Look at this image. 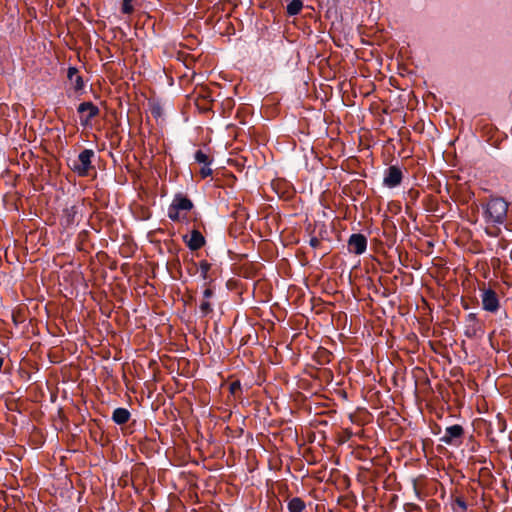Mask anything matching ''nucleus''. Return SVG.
Masks as SVG:
<instances>
[{
	"label": "nucleus",
	"instance_id": "1",
	"mask_svg": "<svg viewBox=\"0 0 512 512\" xmlns=\"http://www.w3.org/2000/svg\"><path fill=\"white\" fill-rule=\"evenodd\" d=\"M508 202L502 197H491L485 205H483V218L486 224L496 227L494 231H489L486 228V233L489 236L497 237L500 225H503L507 219Z\"/></svg>",
	"mask_w": 512,
	"mask_h": 512
},
{
	"label": "nucleus",
	"instance_id": "2",
	"mask_svg": "<svg viewBox=\"0 0 512 512\" xmlns=\"http://www.w3.org/2000/svg\"><path fill=\"white\" fill-rule=\"evenodd\" d=\"M193 208L192 201L179 193L176 194L168 207V217L172 221H180L181 220V211H190Z\"/></svg>",
	"mask_w": 512,
	"mask_h": 512
},
{
	"label": "nucleus",
	"instance_id": "3",
	"mask_svg": "<svg viewBox=\"0 0 512 512\" xmlns=\"http://www.w3.org/2000/svg\"><path fill=\"white\" fill-rule=\"evenodd\" d=\"M95 153L91 149H84L76 159L71 160L70 168L78 176H87L91 168L92 158Z\"/></svg>",
	"mask_w": 512,
	"mask_h": 512
},
{
	"label": "nucleus",
	"instance_id": "4",
	"mask_svg": "<svg viewBox=\"0 0 512 512\" xmlns=\"http://www.w3.org/2000/svg\"><path fill=\"white\" fill-rule=\"evenodd\" d=\"M481 302L483 310L496 313L500 308V300L492 288L481 289Z\"/></svg>",
	"mask_w": 512,
	"mask_h": 512
},
{
	"label": "nucleus",
	"instance_id": "5",
	"mask_svg": "<svg viewBox=\"0 0 512 512\" xmlns=\"http://www.w3.org/2000/svg\"><path fill=\"white\" fill-rule=\"evenodd\" d=\"M77 111L82 114L80 120L82 125H88L91 119L98 116L100 110L92 102H82L79 104Z\"/></svg>",
	"mask_w": 512,
	"mask_h": 512
},
{
	"label": "nucleus",
	"instance_id": "6",
	"mask_svg": "<svg viewBox=\"0 0 512 512\" xmlns=\"http://www.w3.org/2000/svg\"><path fill=\"white\" fill-rule=\"evenodd\" d=\"M348 249L354 254H363L367 249L366 237L362 234H352L348 240Z\"/></svg>",
	"mask_w": 512,
	"mask_h": 512
},
{
	"label": "nucleus",
	"instance_id": "7",
	"mask_svg": "<svg viewBox=\"0 0 512 512\" xmlns=\"http://www.w3.org/2000/svg\"><path fill=\"white\" fill-rule=\"evenodd\" d=\"M402 181V172L396 166H390L386 171L383 179V184L388 188L398 186Z\"/></svg>",
	"mask_w": 512,
	"mask_h": 512
},
{
	"label": "nucleus",
	"instance_id": "8",
	"mask_svg": "<svg viewBox=\"0 0 512 512\" xmlns=\"http://www.w3.org/2000/svg\"><path fill=\"white\" fill-rule=\"evenodd\" d=\"M464 430L461 425L455 424L445 429V434L440 438L441 442L452 445L456 439L463 436Z\"/></svg>",
	"mask_w": 512,
	"mask_h": 512
},
{
	"label": "nucleus",
	"instance_id": "9",
	"mask_svg": "<svg viewBox=\"0 0 512 512\" xmlns=\"http://www.w3.org/2000/svg\"><path fill=\"white\" fill-rule=\"evenodd\" d=\"M67 77L76 92L82 91L84 89L85 85L83 78L79 74V71L76 67H69Z\"/></svg>",
	"mask_w": 512,
	"mask_h": 512
},
{
	"label": "nucleus",
	"instance_id": "10",
	"mask_svg": "<svg viewBox=\"0 0 512 512\" xmlns=\"http://www.w3.org/2000/svg\"><path fill=\"white\" fill-rule=\"evenodd\" d=\"M186 243L190 250L195 251L200 249L205 244V239L198 230H193Z\"/></svg>",
	"mask_w": 512,
	"mask_h": 512
},
{
	"label": "nucleus",
	"instance_id": "11",
	"mask_svg": "<svg viewBox=\"0 0 512 512\" xmlns=\"http://www.w3.org/2000/svg\"><path fill=\"white\" fill-rule=\"evenodd\" d=\"M130 419V412L126 408H116L112 414V420L119 425L125 424Z\"/></svg>",
	"mask_w": 512,
	"mask_h": 512
},
{
	"label": "nucleus",
	"instance_id": "12",
	"mask_svg": "<svg viewBox=\"0 0 512 512\" xmlns=\"http://www.w3.org/2000/svg\"><path fill=\"white\" fill-rule=\"evenodd\" d=\"M287 507L289 512H302L305 509L306 505L301 498L294 497L288 502Z\"/></svg>",
	"mask_w": 512,
	"mask_h": 512
},
{
	"label": "nucleus",
	"instance_id": "13",
	"mask_svg": "<svg viewBox=\"0 0 512 512\" xmlns=\"http://www.w3.org/2000/svg\"><path fill=\"white\" fill-rule=\"evenodd\" d=\"M77 213H78V209L76 206L67 207L64 210L65 223L67 225L73 224L75 222V217H76Z\"/></svg>",
	"mask_w": 512,
	"mask_h": 512
},
{
	"label": "nucleus",
	"instance_id": "14",
	"mask_svg": "<svg viewBox=\"0 0 512 512\" xmlns=\"http://www.w3.org/2000/svg\"><path fill=\"white\" fill-rule=\"evenodd\" d=\"M303 4L300 0H292L287 5V13L291 16L297 15L302 10Z\"/></svg>",
	"mask_w": 512,
	"mask_h": 512
},
{
	"label": "nucleus",
	"instance_id": "15",
	"mask_svg": "<svg viewBox=\"0 0 512 512\" xmlns=\"http://www.w3.org/2000/svg\"><path fill=\"white\" fill-rule=\"evenodd\" d=\"M199 310L202 314V316H207L213 311L212 304L210 303L209 299H204L199 304Z\"/></svg>",
	"mask_w": 512,
	"mask_h": 512
},
{
	"label": "nucleus",
	"instance_id": "16",
	"mask_svg": "<svg viewBox=\"0 0 512 512\" xmlns=\"http://www.w3.org/2000/svg\"><path fill=\"white\" fill-rule=\"evenodd\" d=\"M210 268H211L210 263H208L205 260H203L199 263V272H200V276L203 280H206L208 278V272H209Z\"/></svg>",
	"mask_w": 512,
	"mask_h": 512
},
{
	"label": "nucleus",
	"instance_id": "17",
	"mask_svg": "<svg viewBox=\"0 0 512 512\" xmlns=\"http://www.w3.org/2000/svg\"><path fill=\"white\" fill-rule=\"evenodd\" d=\"M194 157H195L196 162H198L199 164H206V163L211 162L209 160L208 155L202 150L196 151Z\"/></svg>",
	"mask_w": 512,
	"mask_h": 512
},
{
	"label": "nucleus",
	"instance_id": "18",
	"mask_svg": "<svg viewBox=\"0 0 512 512\" xmlns=\"http://www.w3.org/2000/svg\"><path fill=\"white\" fill-rule=\"evenodd\" d=\"M121 10L125 14L132 13V11H133L132 0H123Z\"/></svg>",
	"mask_w": 512,
	"mask_h": 512
},
{
	"label": "nucleus",
	"instance_id": "19",
	"mask_svg": "<svg viewBox=\"0 0 512 512\" xmlns=\"http://www.w3.org/2000/svg\"><path fill=\"white\" fill-rule=\"evenodd\" d=\"M210 164H211V162L203 164V166L200 170V174H201L202 178H206L212 174V169L210 168Z\"/></svg>",
	"mask_w": 512,
	"mask_h": 512
},
{
	"label": "nucleus",
	"instance_id": "20",
	"mask_svg": "<svg viewBox=\"0 0 512 512\" xmlns=\"http://www.w3.org/2000/svg\"><path fill=\"white\" fill-rule=\"evenodd\" d=\"M240 382L239 381H234L230 384V391L232 394H235L236 391L240 390Z\"/></svg>",
	"mask_w": 512,
	"mask_h": 512
},
{
	"label": "nucleus",
	"instance_id": "21",
	"mask_svg": "<svg viewBox=\"0 0 512 512\" xmlns=\"http://www.w3.org/2000/svg\"><path fill=\"white\" fill-rule=\"evenodd\" d=\"M213 294H214V293H213V290H212V289H210V288H206V289L203 291V298H204V299H210V298H212Z\"/></svg>",
	"mask_w": 512,
	"mask_h": 512
},
{
	"label": "nucleus",
	"instance_id": "22",
	"mask_svg": "<svg viewBox=\"0 0 512 512\" xmlns=\"http://www.w3.org/2000/svg\"><path fill=\"white\" fill-rule=\"evenodd\" d=\"M456 503H457V505H458V506H460L463 510H465V509L467 508L466 503H465L463 500L459 499V498L456 500Z\"/></svg>",
	"mask_w": 512,
	"mask_h": 512
},
{
	"label": "nucleus",
	"instance_id": "23",
	"mask_svg": "<svg viewBox=\"0 0 512 512\" xmlns=\"http://www.w3.org/2000/svg\"><path fill=\"white\" fill-rule=\"evenodd\" d=\"M467 318H468L469 321L477 322V316H476L475 313L468 314Z\"/></svg>",
	"mask_w": 512,
	"mask_h": 512
},
{
	"label": "nucleus",
	"instance_id": "24",
	"mask_svg": "<svg viewBox=\"0 0 512 512\" xmlns=\"http://www.w3.org/2000/svg\"><path fill=\"white\" fill-rule=\"evenodd\" d=\"M317 244H318V240L316 238H312L311 245L315 247V246H317Z\"/></svg>",
	"mask_w": 512,
	"mask_h": 512
}]
</instances>
